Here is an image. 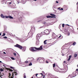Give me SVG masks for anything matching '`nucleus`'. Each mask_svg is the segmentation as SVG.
I'll list each match as a JSON object with an SVG mask.
<instances>
[{
	"mask_svg": "<svg viewBox=\"0 0 78 78\" xmlns=\"http://www.w3.org/2000/svg\"><path fill=\"white\" fill-rule=\"evenodd\" d=\"M42 49H43L42 45L41 46L40 48H37L35 47H32L30 48V51H32V52L37 51V50H42Z\"/></svg>",
	"mask_w": 78,
	"mask_h": 78,
	"instance_id": "nucleus-1",
	"label": "nucleus"
},
{
	"mask_svg": "<svg viewBox=\"0 0 78 78\" xmlns=\"http://www.w3.org/2000/svg\"><path fill=\"white\" fill-rule=\"evenodd\" d=\"M51 31V30H46L44 31V32L46 35H48L50 34V32Z\"/></svg>",
	"mask_w": 78,
	"mask_h": 78,
	"instance_id": "nucleus-2",
	"label": "nucleus"
},
{
	"mask_svg": "<svg viewBox=\"0 0 78 78\" xmlns=\"http://www.w3.org/2000/svg\"><path fill=\"white\" fill-rule=\"evenodd\" d=\"M30 32H31L32 34H34V32H35V27H34L33 26L31 27Z\"/></svg>",
	"mask_w": 78,
	"mask_h": 78,
	"instance_id": "nucleus-3",
	"label": "nucleus"
},
{
	"mask_svg": "<svg viewBox=\"0 0 78 78\" xmlns=\"http://www.w3.org/2000/svg\"><path fill=\"white\" fill-rule=\"evenodd\" d=\"M15 47H17V48H20V50H22V49L23 48V47H22V46L18 44H16V45L15 46Z\"/></svg>",
	"mask_w": 78,
	"mask_h": 78,
	"instance_id": "nucleus-4",
	"label": "nucleus"
},
{
	"mask_svg": "<svg viewBox=\"0 0 78 78\" xmlns=\"http://www.w3.org/2000/svg\"><path fill=\"white\" fill-rule=\"evenodd\" d=\"M39 60V63H43V62H44V59L42 58H41L39 57L38 58L37 61H38Z\"/></svg>",
	"mask_w": 78,
	"mask_h": 78,
	"instance_id": "nucleus-5",
	"label": "nucleus"
},
{
	"mask_svg": "<svg viewBox=\"0 0 78 78\" xmlns=\"http://www.w3.org/2000/svg\"><path fill=\"white\" fill-rule=\"evenodd\" d=\"M34 76H37V78H40V77H41V75L40 74H38L37 73L35 74H34V76H33V77H32V78H33V77Z\"/></svg>",
	"mask_w": 78,
	"mask_h": 78,
	"instance_id": "nucleus-6",
	"label": "nucleus"
},
{
	"mask_svg": "<svg viewBox=\"0 0 78 78\" xmlns=\"http://www.w3.org/2000/svg\"><path fill=\"white\" fill-rule=\"evenodd\" d=\"M52 37L53 39H56V38H57V35H56V34H52Z\"/></svg>",
	"mask_w": 78,
	"mask_h": 78,
	"instance_id": "nucleus-7",
	"label": "nucleus"
},
{
	"mask_svg": "<svg viewBox=\"0 0 78 78\" xmlns=\"http://www.w3.org/2000/svg\"><path fill=\"white\" fill-rule=\"evenodd\" d=\"M41 37V34H38L37 35V39H40V37Z\"/></svg>",
	"mask_w": 78,
	"mask_h": 78,
	"instance_id": "nucleus-8",
	"label": "nucleus"
},
{
	"mask_svg": "<svg viewBox=\"0 0 78 78\" xmlns=\"http://www.w3.org/2000/svg\"><path fill=\"white\" fill-rule=\"evenodd\" d=\"M5 17L6 19L7 18H9V19H13V17H12L11 16H5Z\"/></svg>",
	"mask_w": 78,
	"mask_h": 78,
	"instance_id": "nucleus-9",
	"label": "nucleus"
},
{
	"mask_svg": "<svg viewBox=\"0 0 78 78\" xmlns=\"http://www.w3.org/2000/svg\"><path fill=\"white\" fill-rule=\"evenodd\" d=\"M23 51H25L26 50V47H23Z\"/></svg>",
	"mask_w": 78,
	"mask_h": 78,
	"instance_id": "nucleus-10",
	"label": "nucleus"
},
{
	"mask_svg": "<svg viewBox=\"0 0 78 78\" xmlns=\"http://www.w3.org/2000/svg\"><path fill=\"white\" fill-rule=\"evenodd\" d=\"M1 17L2 18H5V16H3V14H2L1 15Z\"/></svg>",
	"mask_w": 78,
	"mask_h": 78,
	"instance_id": "nucleus-11",
	"label": "nucleus"
},
{
	"mask_svg": "<svg viewBox=\"0 0 78 78\" xmlns=\"http://www.w3.org/2000/svg\"><path fill=\"white\" fill-rule=\"evenodd\" d=\"M23 77L24 78H26L27 77H26V74H25V73H24L23 74Z\"/></svg>",
	"mask_w": 78,
	"mask_h": 78,
	"instance_id": "nucleus-12",
	"label": "nucleus"
},
{
	"mask_svg": "<svg viewBox=\"0 0 78 78\" xmlns=\"http://www.w3.org/2000/svg\"><path fill=\"white\" fill-rule=\"evenodd\" d=\"M77 55L76 54H75L74 55V58H76V56H77Z\"/></svg>",
	"mask_w": 78,
	"mask_h": 78,
	"instance_id": "nucleus-13",
	"label": "nucleus"
},
{
	"mask_svg": "<svg viewBox=\"0 0 78 78\" xmlns=\"http://www.w3.org/2000/svg\"><path fill=\"white\" fill-rule=\"evenodd\" d=\"M72 75H73V77H75V76H76V75L75 74H74L73 73L72 74Z\"/></svg>",
	"mask_w": 78,
	"mask_h": 78,
	"instance_id": "nucleus-14",
	"label": "nucleus"
},
{
	"mask_svg": "<svg viewBox=\"0 0 78 78\" xmlns=\"http://www.w3.org/2000/svg\"><path fill=\"white\" fill-rule=\"evenodd\" d=\"M8 70H9L10 72H12V71H13V70H12V69L9 68H8Z\"/></svg>",
	"mask_w": 78,
	"mask_h": 78,
	"instance_id": "nucleus-15",
	"label": "nucleus"
},
{
	"mask_svg": "<svg viewBox=\"0 0 78 78\" xmlns=\"http://www.w3.org/2000/svg\"><path fill=\"white\" fill-rule=\"evenodd\" d=\"M50 15L51 16H56V15H55L53 14H51H51H50Z\"/></svg>",
	"mask_w": 78,
	"mask_h": 78,
	"instance_id": "nucleus-16",
	"label": "nucleus"
},
{
	"mask_svg": "<svg viewBox=\"0 0 78 78\" xmlns=\"http://www.w3.org/2000/svg\"><path fill=\"white\" fill-rule=\"evenodd\" d=\"M76 42H74L73 44L72 45H76Z\"/></svg>",
	"mask_w": 78,
	"mask_h": 78,
	"instance_id": "nucleus-17",
	"label": "nucleus"
},
{
	"mask_svg": "<svg viewBox=\"0 0 78 78\" xmlns=\"http://www.w3.org/2000/svg\"><path fill=\"white\" fill-rule=\"evenodd\" d=\"M46 41H47V40H45L44 41V44H47V43L46 42Z\"/></svg>",
	"mask_w": 78,
	"mask_h": 78,
	"instance_id": "nucleus-18",
	"label": "nucleus"
},
{
	"mask_svg": "<svg viewBox=\"0 0 78 78\" xmlns=\"http://www.w3.org/2000/svg\"><path fill=\"white\" fill-rule=\"evenodd\" d=\"M55 66H56V64H55V63H54L53 64V68H54V67H55Z\"/></svg>",
	"mask_w": 78,
	"mask_h": 78,
	"instance_id": "nucleus-19",
	"label": "nucleus"
},
{
	"mask_svg": "<svg viewBox=\"0 0 78 78\" xmlns=\"http://www.w3.org/2000/svg\"><path fill=\"white\" fill-rule=\"evenodd\" d=\"M68 78H71V75H69L68 77Z\"/></svg>",
	"mask_w": 78,
	"mask_h": 78,
	"instance_id": "nucleus-20",
	"label": "nucleus"
},
{
	"mask_svg": "<svg viewBox=\"0 0 78 78\" xmlns=\"http://www.w3.org/2000/svg\"><path fill=\"white\" fill-rule=\"evenodd\" d=\"M43 24L44 25H47V23L44 22L43 23Z\"/></svg>",
	"mask_w": 78,
	"mask_h": 78,
	"instance_id": "nucleus-21",
	"label": "nucleus"
},
{
	"mask_svg": "<svg viewBox=\"0 0 78 78\" xmlns=\"http://www.w3.org/2000/svg\"><path fill=\"white\" fill-rule=\"evenodd\" d=\"M29 66H32V63L30 62L29 64Z\"/></svg>",
	"mask_w": 78,
	"mask_h": 78,
	"instance_id": "nucleus-22",
	"label": "nucleus"
},
{
	"mask_svg": "<svg viewBox=\"0 0 78 78\" xmlns=\"http://www.w3.org/2000/svg\"><path fill=\"white\" fill-rule=\"evenodd\" d=\"M11 59L12 60H15V58H14L12 57H11Z\"/></svg>",
	"mask_w": 78,
	"mask_h": 78,
	"instance_id": "nucleus-23",
	"label": "nucleus"
},
{
	"mask_svg": "<svg viewBox=\"0 0 78 78\" xmlns=\"http://www.w3.org/2000/svg\"><path fill=\"white\" fill-rule=\"evenodd\" d=\"M46 17H47V18H51V16H46Z\"/></svg>",
	"mask_w": 78,
	"mask_h": 78,
	"instance_id": "nucleus-24",
	"label": "nucleus"
},
{
	"mask_svg": "<svg viewBox=\"0 0 78 78\" xmlns=\"http://www.w3.org/2000/svg\"><path fill=\"white\" fill-rule=\"evenodd\" d=\"M56 18V17L53 16H51V18Z\"/></svg>",
	"mask_w": 78,
	"mask_h": 78,
	"instance_id": "nucleus-25",
	"label": "nucleus"
},
{
	"mask_svg": "<svg viewBox=\"0 0 78 78\" xmlns=\"http://www.w3.org/2000/svg\"><path fill=\"white\" fill-rule=\"evenodd\" d=\"M48 78H53V77H52L51 76H48Z\"/></svg>",
	"mask_w": 78,
	"mask_h": 78,
	"instance_id": "nucleus-26",
	"label": "nucleus"
},
{
	"mask_svg": "<svg viewBox=\"0 0 78 78\" xmlns=\"http://www.w3.org/2000/svg\"><path fill=\"white\" fill-rule=\"evenodd\" d=\"M67 6H66V5H64V6H63V8H67Z\"/></svg>",
	"mask_w": 78,
	"mask_h": 78,
	"instance_id": "nucleus-27",
	"label": "nucleus"
},
{
	"mask_svg": "<svg viewBox=\"0 0 78 78\" xmlns=\"http://www.w3.org/2000/svg\"><path fill=\"white\" fill-rule=\"evenodd\" d=\"M0 71H1V72H3V69H0Z\"/></svg>",
	"mask_w": 78,
	"mask_h": 78,
	"instance_id": "nucleus-28",
	"label": "nucleus"
},
{
	"mask_svg": "<svg viewBox=\"0 0 78 78\" xmlns=\"http://www.w3.org/2000/svg\"><path fill=\"white\" fill-rule=\"evenodd\" d=\"M9 76H11V73H9Z\"/></svg>",
	"mask_w": 78,
	"mask_h": 78,
	"instance_id": "nucleus-29",
	"label": "nucleus"
},
{
	"mask_svg": "<svg viewBox=\"0 0 78 78\" xmlns=\"http://www.w3.org/2000/svg\"><path fill=\"white\" fill-rule=\"evenodd\" d=\"M5 36V34L4 33L3 35H2V36Z\"/></svg>",
	"mask_w": 78,
	"mask_h": 78,
	"instance_id": "nucleus-30",
	"label": "nucleus"
},
{
	"mask_svg": "<svg viewBox=\"0 0 78 78\" xmlns=\"http://www.w3.org/2000/svg\"><path fill=\"white\" fill-rule=\"evenodd\" d=\"M62 27H64V24H62Z\"/></svg>",
	"mask_w": 78,
	"mask_h": 78,
	"instance_id": "nucleus-31",
	"label": "nucleus"
},
{
	"mask_svg": "<svg viewBox=\"0 0 78 78\" xmlns=\"http://www.w3.org/2000/svg\"><path fill=\"white\" fill-rule=\"evenodd\" d=\"M36 44H37V45H38L39 44V43L38 42H36Z\"/></svg>",
	"mask_w": 78,
	"mask_h": 78,
	"instance_id": "nucleus-32",
	"label": "nucleus"
},
{
	"mask_svg": "<svg viewBox=\"0 0 78 78\" xmlns=\"http://www.w3.org/2000/svg\"><path fill=\"white\" fill-rule=\"evenodd\" d=\"M72 57V55H69V58H71Z\"/></svg>",
	"mask_w": 78,
	"mask_h": 78,
	"instance_id": "nucleus-33",
	"label": "nucleus"
},
{
	"mask_svg": "<svg viewBox=\"0 0 78 78\" xmlns=\"http://www.w3.org/2000/svg\"><path fill=\"white\" fill-rule=\"evenodd\" d=\"M13 54L14 55V56H16V53H14Z\"/></svg>",
	"mask_w": 78,
	"mask_h": 78,
	"instance_id": "nucleus-34",
	"label": "nucleus"
},
{
	"mask_svg": "<svg viewBox=\"0 0 78 78\" xmlns=\"http://www.w3.org/2000/svg\"><path fill=\"white\" fill-rule=\"evenodd\" d=\"M3 37V38H5V39H7V37H6V36L4 37Z\"/></svg>",
	"mask_w": 78,
	"mask_h": 78,
	"instance_id": "nucleus-35",
	"label": "nucleus"
},
{
	"mask_svg": "<svg viewBox=\"0 0 78 78\" xmlns=\"http://www.w3.org/2000/svg\"><path fill=\"white\" fill-rule=\"evenodd\" d=\"M25 63H28V62L27 61H26L25 62Z\"/></svg>",
	"mask_w": 78,
	"mask_h": 78,
	"instance_id": "nucleus-36",
	"label": "nucleus"
},
{
	"mask_svg": "<svg viewBox=\"0 0 78 78\" xmlns=\"http://www.w3.org/2000/svg\"><path fill=\"white\" fill-rule=\"evenodd\" d=\"M70 58H69L67 60L68 61H70Z\"/></svg>",
	"mask_w": 78,
	"mask_h": 78,
	"instance_id": "nucleus-37",
	"label": "nucleus"
},
{
	"mask_svg": "<svg viewBox=\"0 0 78 78\" xmlns=\"http://www.w3.org/2000/svg\"><path fill=\"white\" fill-rule=\"evenodd\" d=\"M63 8H61V9H60V10H63Z\"/></svg>",
	"mask_w": 78,
	"mask_h": 78,
	"instance_id": "nucleus-38",
	"label": "nucleus"
},
{
	"mask_svg": "<svg viewBox=\"0 0 78 78\" xmlns=\"http://www.w3.org/2000/svg\"><path fill=\"white\" fill-rule=\"evenodd\" d=\"M10 68H11V69H14V68H13V67H10Z\"/></svg>",
	"mask_w": 78,
	"mask_h": 78,
	"instance_id": "nucleus-39",
	"label": "nucleus"
},
{
	"mask_svg": "<svg viewBox=\"0 0 78 78\" xmlns=\"http://www.w3.org/2000/svg\"><path fill=\"white\" fill-rule=\"evenodd\" d=\"M41 21H42V20H38V21H37V22H41Z\"/></svg>",
	"mask_w": 78,
	"mask_h": 78,
	"instance_id": "nucleus-40",
	"label": "nucleus"
},
{
	"mask_svg": "<svg viewBox=\"0 0 78 78\" xmlns=\"http://www.w3.org/2000/svg\"><path fill=\"white\" fill-rule=\"evenodd\" d=\"M56 2L57 3H59V2H58V1H56Z\"/></svg>",
	"mask_w": 78,
	"mask_h": 78,
	"instance_id": "nucleus-41",
	"label": "nucleus"
},
{
	"mask_svg": "<svg viewBox=\"0 0 78 78\" xmlns=\"http://www.w3.org/2000/svg\"><path fill=\"white\" fill-rule=\"evenodd\" d=\"M40 74L41 75V76H43V74H42V73H40Z\"/></svg>",
	"mask_w": 78,
	"mask_h": 78,
	"instance_id": "nucleus-42",
	"label": "nucleus"
},
{
	"mask_svg": "<svg viewBox=\"0 0 78 78\" xmlns=\"http://www.w3.org/2000/svg\"><path fill=\"white\" fill-rule=\"evenodd\" d=\"M46 63H48V61H46Z\"/></svg>",
	"mask_w": 78,
	"mask_h": 78,
	"instance_id": "nucleus-43",
	"label": "nucleus"
},
{
	"mask_svg": "<svg viewBox=\"0 0 78 78\" xmlns=\"http://www.w3.org/2000/svg\"><path fill=\"white\" fill-rule=\"evenodd\" d=\"M76 71H77V72H78V69H76Z\"/></svg>",
	"mask_w": 78,
	"mask_h": 78,
	"instance_id": "nucleus-44",
	"label": "nucleus"
},
{
	"mask_svg": "<svg viewBox=\"0 0 78 78\" xmlns=\"http://www.w3.org/2000/svg\"><path fill=\"white\" fill-rule=\"evenodd\" d=\"M8 3H9V4H11V2H9Z\"/></svg>",
	"mask_w": 78,
	"mask_h": 78,
	"instance_id": "nucleus-45",
	"label": "nucleus"
},
{
	"mask_svg": "<svg viewBox=\"0 0 78 78\" xmlns=\"http://www.w3.org/2000/svg\"><path fill=\"white\" fill-rule=\"evenodd\" d=\"M3 53H4V54H6V52H3Z\"/></svg>",
	"mask_w": 78,
	"mask_h": 78,
	"instance_id": "nucleus-46",
	"label": "nucleus"
},
{
	"mask_svg": "<svg viewBox=\"0 0 78 78\" xmlns=\"http://www.w3.org/2000/svg\"><path fill=\"white\" fill-rule=\"evenodd\" d=\"M61 37V35H60V36L58 37V38H59L60 37Z\"/></svg>",
	"mask_w": 78,
	"mask_h": 78,
	"instance_id": "nucleus-47",
	"label": "nucleus"
},
{
	"mask_svg": "<svg viewBox=\"0 0 78 78\" xmlns=\"http://www.w3.org/2000/svg\"><path fill=\"white\" fill-rule=\"evenodd\" d=\"M60 8H61V7H59L58 8V9H60Z\"/></svg>",
	"mask_w": 78,
	"mask_h": 78,
	"instance_id": "nucleus-48",
	"label": "nucleus"
},
{
	"mask_svg": "<svg viewBox=\"0 0 78 78\" xmlns=\"http://www.w3.org/2000/svg\"><path fill=\"white\" fill-rule=\"evenodd\" d=\"M66 62H65V61H64L63 62V63H66Z\"/></svg>",
	"mask_w": 78,
	"mask_h": 78,
	"instance_id": "nucleus-49",
	"label": "nucleus"
},
{
	"mask_svg": "<svg viewBox=\"0 0 78 78\" xmlns=\"http://www.w3.org/2000/svg\"><path fill=\"white\" fill-rule=\"evenodd\" d=\"M66 25H67V26H70V25H69V24H66Z\"/></svg>",
	"mask_w": 78,
	"mask_h": 78,
	"instance_id": "nucleus-50",
	"label": "nucleus"
},
{
	"mask_svg": "<svg viewBox=\"0 0 78 78\" xmlns=\"http://www.w3.org/2000/svg\"><path fill=\"white\" fill-rule=\"evenodd\" d=\"M48 45H49V46H51V45H50V44H48Z\"/></svg>",
	"mask_w": 78,
	"mask_h": 78,
	"instance_id": "nucleus-51",
	"label": "nucleus"
},
{
	"mask_svg": "<svg viewBox=\"0 0 78 78\" xmlns=\"http://www.w3.org/2000/svg\"><path fill=\"white\" fill-rule=\"evenodd\" d=\"M3 67H5V66L4 65H3Z\"/></svg>",
	"mask_w": 78,
	"mask_h": 78,
	"instance_id": "nucleus-52",
	"label": "nucleus"
},
{
	"mask_svg": "<svg viewBox=\"0 0 78 78\" xmlns=\"http://www.w3.org/2000/svg\"><path fill=\"white\" fill-rule=\"evenodd\" d=\"M1 35H2V33H0V36H1Z\"/></svg>",
	"mask_w": 78,
	"mask_h": 78,
	"instance_id": "nucleus-53",
	"label": "nucleus"
},
{
	"mask_svg": "<svg viewBox=\"0 0 78 78\" xmlns=\"http://www.w3.org/2000/svg\"><path fill=\"white\" fill-rule=\"evenodd\" d=\"M0 77H1L2 78V76H1V75H0Z\"/></svg>",
	"mask_w": 78,
	"mask_h": 78,
	"instance_id": "nucleus-54",
	"label": "nucleus"
},
{
	"mask_svg": "<svg viewBox=\"0 0 78 78\" xmlns=\"http://www.w3.org/2000/svg\"><path fill=\"white\" fill-rule=\"evenodd\" d=\"M44 76H44V77H43V78H44Z\"/></svg>",
	"mask_w": 78,
	"mask_h": 78,
	"instance_id": "nucleus-55",
	"label": "nucleus"
},
{
	"mask_svg": "<svg viewBox=\"0 0 78 78\" xmlns=\"http://www.w3.org/2000/svg\"><path fill=\"white\" fill-rule=\"evenodd\" d=\"M1 62H2V61H0V63H1Z\"/></svg>",
	"mask_w": 78,
	"mask_h": 78,
	"instance_id": "nucleus-56",
	"label": "nucleus"
},
{
	"mask_svg": "<svg viewBox=\"0 0 78 78\" xmlns=\"http://www.w3.org/2000/svg\"><path fill=\"white\" fill-rule=\"evenodd\" d=\"M76 5H78V2L77 3Z\"/></svg>",
	"mask_w": 78,
	"mask_h": 78,
	"instance_id": "nucleus-57",
	"label": "nucleus"
},
{
	"mask_svg": "<svg viewBox=\"0 0 78 78\" xmlns=\"http://www.w3.org/2000/svg\"><path fill=\"white\" fill-rule=\"evenodd\" d=\"M34 1H37V0H34Z\"/></svg>",
	"mask_w": 78,
	"mask_h": 78,
	"instance_id": "nucleus-58",
	"label": "nucleus"
},
{
	"mask_svg": "<svg viewBox=\"0 0 78 78\" xmlns=\"http://www.w3.org/2000/svg\"><path fill=\"white\" fill-rule=\"evenodd\" d=\"M77 67H78V65H77Z\"/></svg>",
	"mask_w": 78,
	"mask_h": 78,
	"instance_id": "nucleus-59",
	"label": "nucleus"
},
{
	"mask_svg": "<svg viewBox=\"0 0 78 78\" xmlns=\"http://www.w3.org/2000/svg\"><path fill=\"white\" fill-rule=\"evenodd\" d=\"M68 36H69V34H68Z\"/></svg>",
	"mask_w": 78,
	"mask_h": 78,
	"instance_id": "nucleus-60",
	"label": "nucleus"
},
{
	"mask_svg": "<svg viewBox=\"0 0 78 78\" xmlns=\"http://www.w3.org/2000/svg\"><path fill=\"white\" fill-rule=\"evenodd\" d=\"M1 74V72H0V75Z\"/></svg>",
	"mask_w": 78,
	"mask_h": 78,
	"instance_id": "nucleus-61",
	"label": "nucleus"
},
{
	"mask_svg": "<svg viewBox=\"0 0 78 78\" xmlns=\"http://www.w3.org/2000/svg\"><path fill=\"white\" fill-rule=\"evenodd\" d=\"M2 75H4V73H3L2 74Z\"/></svg>",
	"mask_w": 78,
	"mask_h": 78,
	"instance_id": "nucleus-62",
	"label": "nucleus"
},
{
	"mask_svg": "<svg viewBox=\"0 0 78 78\" xmlns=\"http://www.w3.org/2000/svg\"><path fill=\"white\" fill-rule=\"evenodd\" d=\"M44 72V71H42V73H43Z\"/></svg>",
	"mask_w": 78,
	"mask_h": 78,
	"instance_id": "nucleus-63",
	"label": "nucleus"
},
{
	"mask_svg": "<svg viewBox=\"0 0 78 78\" xmlns=\"http://www.w3.org/2000/svg\"><path fill=\"white\" fill-rule=\"evenodd\" d=\"M18 2V3H19V2Z\"/></svg>",
	"mask_w": 78,
	"mask_h": 78,
	"instance_id": "nucleus-64",
	"label": "nucleus"
}]
</instances>
